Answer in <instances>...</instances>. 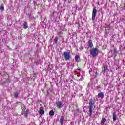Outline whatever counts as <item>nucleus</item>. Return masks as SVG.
Returning a JSON list of instances; mask_svg holds the SVG:
<instances>
[{
	"instance_id": "obj_1",
	"label": "nucleus",
	"mask_w": 125,
	"mask_h": 125,
	"mask_svg": "<svg viewBox=\"0 0 125 125\" xmlns=\"http://www.w3.org/2000/svg\"><path fill=\"white\" fill-rule=\"evenodd\" d=\"M99 52V51L97 48H93L90 50V53L91 55H92V56H93L94 57L97 56Z\"/></svg>"
},
{
	"instance_id": "obj_2",
	"label": "nucleus",
	"mask_w": 125,
	"mask_h": 125,
	"mask_svg": "<svg viewBox=\"0 0 125 125\" xmlns=\"http://www.w3.org/2000/svg\"><path fill=\"white\" fill-rule=\"evenodd\" d=\"M64 59L66 61L67 60H70L71 59V54H70V52H64L63 53Z\"/></svg>"
},
{
	"instance_id": "obj_3",
	"label": "nucleus",
	"mask_w": 125,
	"mask_h": 125,
	"mask_svg": "<svg viewBox=\"0 0 125 125\" xmlns=\"http://www.w3.org/2000/svg\"><path fill=\"white\" fill-rule=\"evenodd\" d=\"M97 13V10L96 8H93L92 11V20L94 21L95 20V17L96 16V14Z\"/></svg>"
},
{
	"instance_id": "obj_4",
	"label": "nucleus",
	"mask_w": 125,
	"mask_h": 125,
	"mask_svg": "<svg viewBox=\"0 0 125 125\" xmlns=\"http://www.w3.org/2000/svg\"><path fill=\"white\" fill-rule=\"evenodd\" d=\"M88 47L92 48L93 47V43H92V40L91 39L89 40L88 42Z\"/></svg>"
},
{
	"instance_id": "obj_5",
	"label": "nucleus",
	"mask_w": 125,
	"mask_h": 125,
	"mask_svg": "<svg viewBox=\"0 0 125 125\" xmlns=\"http://www.w3.org/2000/svg\"><path fill=\"white\" fill-rule=\"evenodd\" d=\"M56 105L57 108L60 109V108H61L62 106V102H61V101H58V102L56 103Z\"/></svg>"
},
{
	"instance_id": "obj_6",
	"label": "nucleus",
	"mask_w": 125,
	"mask_h": 125,
	"mask_svg": "<svg viewBox=\"0 0 125 125\" xmlns=\"http://www.w3.org/2000/svg\"><path fill=\"white\" fill-rule=\"evenodd\" d=\"M93 108V106H89V112L90 113L89 116L90 117H91L92 116V108Z\"/></svg>"
},
{
	"instance_id": "obj_7",
	"label": "nucleus",
	"mask_w": 125,
	"mask_h": 125,
	"mask_svg": "<svg viewBox=\"0 0 125 125\" xmlns=\"http://www.w3.org/2000/svg\"><path fill=\"white\" fill-rule=\"evenodd\" d=\"M98 98H103L104 97V94L103 92H100L98 94Z\"/></svg>"
},
{
	"instance_id": "obj_8",
	"label": "nucleus",
	"mask_w": 125,
	"mask_h": 125,
	"mask_svg": "<svg viewBox=\"0 0 125 125\" xmlns=\"http://www.w3.org/2000/svg\"><path fill=\"white\" fill-rule=\"evenodd\" d=\"M39 114L40 115H44V110L42 108H40L39 110Z\"/></svg>"
},
{
	"instance_id": "obj_9",
	"label": "nucleus",
	"mask_w": 125,
	"mask_h": 125,
	"mask_svg": "<svg viewBox=\"0 0 125 125\" xmlns=\"http://www.w3.org/2000/svg\"><path fill=\"white\" fill-rule=\"evenodd\" d=\"M106 121H107L106 118H102L101 121V125H104V124L105 123Z\"/></svg>"
},
{
	"instance_id": "obj_10",
	"label": "nucleus",
	"mask_w": 125,
	"mask_h": 125,
	"mask_svg": "<svg viewBox=\"0 0 125 125\" xmlns=\"http://www.w3.org/2000/svg\"><path fill=\"white\" fill-rule=\"evenodd\" d=\"M60 121L61 125H63L64 124V116H61Z\"/></svg>"
},
{
	"instance_id": "obj_11",
	"label": "nucleus",
	"mask_w": 125,
	"mask_h": 125,
	"mask_svg": "<svg viewBox=\"0 0 125 125\" xmlns=\"http://www.w3.org/2000/svg\"><path fill=\"white\" fill-rule=\"evenodd\" d=\"M75 61L76 62H79L80 60H79L80 59V56L79 55H76L75 57Z\"/></svg>"
},
{
	"instance_id": "obj_12",
	"label": "nucleus",
	"mask_w": 125,
	"mask_h": 125,
	"mask_svg": "<svg viewBox=\"0 0 125 125\" xmlns=\"http://www.w3.org/2000/svg\"><path fill=\"white\" fill-rule=\"evenodd\" d=\"M23 28H24V29H27L28 28V23H27V22H24Z\"/></svg>"
},
{
	"instance_id": "obj_13",
	"label": "nucleus",
	"mask_w": 125,
	"mask_h": 125,
	"mask_svg": "<svg viewBox=\"0 0 125 125\" xmlns=\"http://www.w3.org/2000/svg\"><path fill=\"white\" fill-rule=\"evenodd\" d=\"M89 106L93 107V105H94V103L92 101H90L89 103Z\"/></svg>"
},
{
	"instance_id": "obj_14",
	"label": "nucleus",
	"mask_w": 125,
	"mask_h": 125,
	"mask_svg": "<svg viewBox=\"0 0 125 125\" xmlns=\"http://www.w3.org/2000/svg\"><path fill=\"white\" fill-rule=\"evenodd\" d=\"M28 114H29V109H27L24 111V117L26 118L27 116H28Z\"/></svg>"
},
{
	"instance_id": "obj_15",
	"label": "nucleus",
	"mask_w": 125,
	"mask_h": 125,
	"mask_svg": "<svg viewBox=\"0 0 125 125\" xmlns=\"http://www.w3.org/2000/svg\"><path fill=\"white\" fill-rule=\"evenodd\" d=\"M58 41V37H57V36H56L54 39V42H55V43H56V44H57Z\"/></svg>"
},
{
	"instance_id": "obj_16",
	"label": "nucleus",
	"mask_w": 125,
	"mask_h": 125,
	"mask_svg": "<svg viewBox=\"0 0 125 125\" xmlns=\"http://www.w3.org/2000/svg\"><path fill=\"white\" fill-rule=\"evenodd\" d=\"M0 10L1 11H3V10H4V7L3 6V5L2 4L0 6Z\"/></svg>"
},
{
	"instance_id": "obj_17",
	"label": "nucleus",
	"mask_w": 125,
	"mask_h": 125,
	"mask_svg": "<svg viewBox=\"0 0 125 125\" xmlns=\"http://www.w3.org/2000/svg\"><path fill=\"white\" fill-rule=\"evenodd\" d=\"M113 121H116V120H117V115L115 113L113 114Z\"/></svg>"
},
{
	"instance_id": "obj_18",
	"label": "nucleus",
	"mask_w": 125,
	"mask_h": 125,
	"mask_svg": "<svg viewBox=\"0 0 125 125\" xmlns=\"http://www.w3.org/2000/svg\"><path fill=\"white\" fill-rule=\"evenodd\" d=\"M49 115H50V116H53V115H54V111H53V110H51L49 112Z\"/></svg>"
},
{
	"instance_id": "obj_19",
	"label": "nucleus",
	"mask_w": 125,
	"mask_h": 125,
	"mask_svg": "<svg viewBox=\"0 0 125 125\" xmlns=\"http://www.w3.org/2000/svg\"><path fill=\"white\" fill-rule=\"evenodd\" d=\"M21 106L22 111H24V109H26V108H25V105H24V104H21Z\"/></svg>"
},
{
	"instance_id": "obj_20",
	"label": "nucleus",
	"mask_w": 125,
	"mask_h": 125,
	"mask_svg": "<svg viewBox=\"0 0 125 125\" xmlns=\"http://www.w3.org/2000/svg\"><path fill=\"white\" fill-rule=\"evenodd\" d=\"M14 97H18V93L17 92L14 93Z\"/></svg>"
},
{
	"instance_id": "obj_21",
	"label": "nucleus",
	"mask_w": 125,
	"mask_h": 125,
	"mask_svg": "<svg viewBox=\"0 0 125 125\" xmlns=\"http://www.w3.org/2000/svg\"><path fill=\"white\" fill-rule=\"evenodd\" d=\"M107 70H108V66L105 65V66H104V71H107Z\"/></svg>"
},
{
	"instance_id": "obj_22",
	"label": "nucleus",
	"mask_w": 125,
	"mask_h": 125,
	"mask_svg": "<svg viewBox=\"0 0 125 125\" xmlns=\"http://www.w3.org/2000/svg\"><path fill=\"white\" fill-rule=\"evenodd\" d=\"M77 70L78 71H81V69H78Z\"/></svg>"
},
{
	"instance_id": "obj_23",
	"label": "nucleus",
	"mask_w": 125,
	"mask_h": 125,
	"mask_svg": "<svg viewBox=\"0 0 125 125\" xmlns=\"http://www.w3.org/2000/svg\"><path fill=\"white\" fill-rule=\"evenodd\" d=\"M114 50H115V51L117 50V49L115 48V49H114Z\"/></svg>"
},
{
	"instance_id": "obj_24",
	"label": "nucleus",
	"mask_w": 125,
	"mask_h": 125,
	"mask_svg": "<svg viewBox=\"0 0 125 125\" xmlns=\"http://www.w3.org/2000/svg\"><path fill=\"white\" fill-rule=\"evenodd\" d=\"M101 125H104V124H101Z\"/></svg>"
},
{
	"instance_id": "obj_25",
	"label": "nucleus",
	"mask_w": 125,
	"mask_h": 125,
	"mask_svg": "<svg viewBox=\"0 0 125 125\" xmlns=\"http://www.w3.org/2000/svg\"><path fill=\"white\" fill-rule=\"evenodd\" d=\"M78 77H80V75H78Z\"/></svg>"
}]
</instances>
